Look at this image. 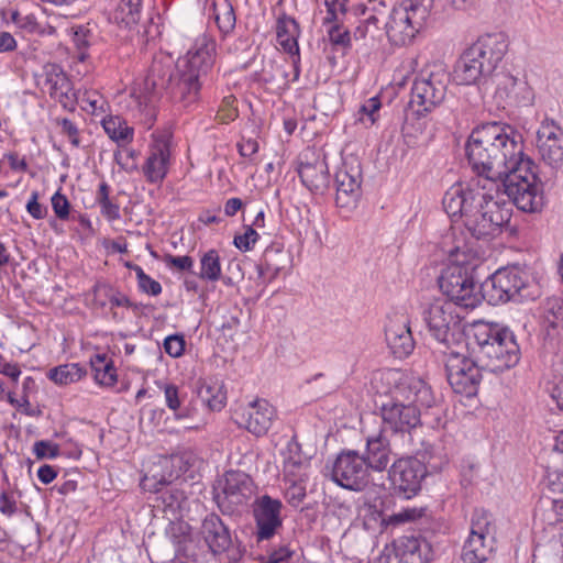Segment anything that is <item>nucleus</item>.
<instances>
[{"mask_svg": "<svg viewBox=\"0 0 563 563\" xmlns=\"http://www.w3.org/2000/svg\"><path fill=\"white\" fill-rule=\"evenodd\" d=\"M260 234L252 225H245V231L241 235L234 236V245L242 252H246L253 249L257 242Z\"/></svg>", "mask_w": 563, "mask_h": 563, "instance_id": "nucleus-53", "label": "nucleus"}, {"mask_svg": "<svg viewBox=\"0 0 563 563\" xmlns=\"http://www.w3.org/2000/svg\"><path fill=\"white\" fill-rule=\"evenodd\" d=\"M196 391L198 398L211 411H221L227 405L224 383L214 376L198 378Z\"/></svg>", "mask_w": 563, "mask_h": 563, "instance_id": "nucleus-33", "label": "nucleus"}, {"mask_svg": "<svg viewBox=\"0 0 563 563\" xmlns=\"http://www.w3.org/2000/svg\"><path fill=\"white\" fill-rule=\"evenodd\" d=\"M495 544L490 515L483 509L475 510L472 517L470 536L462 549V561L464 563L489 562L495 556Z\"/></svg>", "mask_w": 563, "mask_h": 563, "instance_id": "nucleus-14", "label": "nucleus"}, {"mask_svg": "<svg viewBox=\"0 0 563 563\" xmlns=\"http://www.w3.org/2000/svg\"><path fill=\"white\" fill-rule=\"evenodd\" d=\"M508 37L503 32L484 34L465 48L456 59L452 77L459 85L477 86L481 91L490 90L492 75L508 52Z\"/></svg>", "mask_w": 563, "mask_h": 563, "instance_id": "nucleus-5", "label": "nucleus"}, {"mask_svg": "<svg viewBox=\"0 0 563 563\" xmlns=\"http://www.w3.org/2000/svg\"><path fill=\"white\" fill-rule=\"evenodd\" d=\"M542 325L548 335L551 331L563 324V299L560 297L547 298L542 306Z\"/></svg>", "mask_w": 563, "mask_h": 563, "instance_id": "nucleus-38", "label": "nucleus"}, {"mask_svg": "<svg viewBox=\"0 0 563 563\" xmlns=\"http://www.w3.org/2000/svg\"><path fill=\"white\" fill-rule=\"evenodd\" d=\"M273 73L263 69V80L266 84L276 85L278 88L287 86L288 71L283 65L271 63Z\"/></svg>", "mask_w": 563, "mask_h": 563, "instance_id": "nucleus-51", "label": "nucleus"}, {"mask_svg": "<svg viewBox=\"0 0 563 563\" xmlns=\"http://www.w3.org/2000/svg\"><path fill=\"white\" fill-rule=\"evenodd\" d=\"M209 553L205 542L201 538L196 537L194 533L178 548L176 558H185L192 562H199L205 555Z\"/></svg>", "mask_w": 563, "mask_h": 563, "instance_id": "nucleus-43", "label": "nucleus"}, {"mask_svg": "<svg viewBox=\"0 0 563 563\" xmlns=\"http://www.w3.org/2000/svg\"><path fill=\"white\" fill-rule=\"evenodd\" d=\"M492 89H494V98L498 104L520 106L528 104L531 100V92L527 84L519 81L510 73L504 71L501 67L492 75Z\"/></svg>", "mask_w": 563, "mask_h": 563, "instance_id": "nucleus-21", "label": "nucleus"}, {"mask_svg": "<svg viewBox=\"0 0 563 563\" xmlns=\"http://www.w3.org/2000/svg\"><path fill=\"white\" fill-rule=\"evenodd\" d=\"M141 7L142 4L131 2V0H119L117 7L110 13L109 20L119 26L131 29L140 21Z\"/></svg>", "mask_w": 563, "mask_h": 563, "instance_id": "nucleus-37", "label": "nucleus"}, {"mask_svg": "<svg viewBox=\"0 0 563 563\" xmlns=\"http://www.w3.org/2000/svg\"><path fill=\"white\" fill-rule=\"evenodd\" d=\"M382 418L380 430L394 434L410 433L421 424V411L407 401L396 385L379 401H376Z\"/></svg>", "mask_w": 563, "mask_h": 563, "instance_id": "nucleus-11", "label": "nucleus"}, {"mask_svg": "<svg viewBox=\"0 0 563 563\" xmlns=\"http://www.w3.org/2000/svg\"><path fill=\"white\" fill-rule=\"evenodd\" d=\"M198 536L214 556L229 553L235 547L230 527L214 512L207 515L201 521Z\"/></svg>", "mask_w": 563, "mask_h": 563, "instance_id": "nucleus-20", "label": "nucleus"}, {"mask_svg": "<svg viewBox=\"0 0 563 563\" xmlns=\"http://www.w3.org/2000/svg\"><path fill=\"white\" fill-rule=\"evenodd\" d=\"M328 35L333 46L345 49L351 45V34L349 30L339 24L332 25L328 31Z\"/></svg>", "mask_w": 563, "mask_h": 563, "instance_id": "nucleus-54", "label": "nucleus"}, {"mask_svg": "<svg viewBox=\"0 0 563 563\" xmlns=\"http://www.w3.org/2000/svg\"><path fill=\"white\" fill-rule=\"evenodd\" d=\"M448 75L440 73H421L416 77L411 87L409 107L417 103L419 109L412 114L422 115L439 106L445 98Z\"/></svg>", "mask_w": 563, "mask_h": 563, "instance_id": "nucleus-17", "label": "nucleus"}, {"mask_svg": "<svg viewBox=\"0 0 563 563\" xmlns=\"http://www.w3.org/2000/svg\"><path fill=\"white\" fill-rule=\"evenodd\" d=\"M331 478L344 489L362 492L371 483V470L357 450L344 449L332 464Z\"/></svg>", "mask_w": 563, "mask_h": 563, "instance_id": "nucleus-15", "label": "nucleus"}, {"mask_svg": "<svg viewBox=\"0 0 563 563\" xmlns=\"http://www.w3.org/2000/svg\"><path fill=\"white\" fill-rule=\"evenodd\" d=\"M110 186L102 181L99 185L96 201L98 202L101 214L109 221H114L120 219V206L113 202L110 197Z\"/></svg>", "mask_w": 563, "mask_h": 563, "instance_id": "nucleus-44", "label": "nucleus"}, {"mask_svg": "<svg viewBox=\"0 0 563 563\" xmlns=\"http://www.w3.org/2000/svg\"><path fill=\"white\" fill-rule=\"evenodd\" d=\"M467 345L484 371L503 373L520 361V347L515 333L499 323L474 322L467 334Z\"/></svg>", "mask_w": 563, "mask_h": 563, "instance_id": "nucleus-6", "label": "nucleus"}, {"mask_svg": "<svg viewBox=\"0 0 563 563\" xmlns=\"http://www.w3.org/2000/svg\"><path fill=\"white\" fill-rule=\"evenodd\" d=\"M541 159L554 170L563 167V130L553 122H543L537 132Z\"/></svg>", "mask_w": 563, "mask_h": 563, "instance_id": "nucleus-23", "label": "nucleus"}, {"mask_svg": "<svg viewBox=\"0 0 563 563\" xmlns=\"http://www.w3.org/2000/svg\"><path fill=\"white\" fill-rule=\"evenodd\" d=\"M297 172L302 185L312 194L323 195L330 186V174L324 158L300 162Z\"/></svg>", "mask_w": 563, "mask_h": 563, "instance_id": "nucleus-31", "label": "nucleus"}, {"mask_svg": "<svg viewBox=\"0 0 563 563\" xmlns=\"http://www.w3.org/2000/svg\"><path fill=\"white\" fill-rule=\"evenodd\" d=\"M33 453L37 460L55 459L59 455V445L48 440H40L34 443Z\"/></svg>", "mask_w": 563, "mask_h": 563, "instance_id": "nucleus-55", "label": "nucleus"}, {"mask_svg": "<svg viewBox=\"0 0 563 563\" xmlns=\"http://www.w3.org/2000/svg\"><path fill=\"white\" fill-rule=\"evenodd\" d=\"M432 448L416 456H401L388 468V478L395 494L405 499L417 496L422 481L431 471L441 470V463H433Z\"/></svg>", "mask_w": 563, "mask_h": 563, "instance_id": "nucleus-10", "label": "nucleus"}, {"mask_svg": "<svg viewBox=\"0 0 563 563\" xmlns=\"http://www.w3.org/2000/svg\"><path fill=\"white\" fill-rule=\"evenodd\" d=\"M115 287L104 282H97L92 289V306L97 309H106Z\"/></svg>", "mask_w": 563, "mask_h": 563, "instance_id": "nucleus-49", "label": "nucleus"}, {"mask_svg": "<svg viewBox=\"0 0 563 563\" xmlns=\"http://www.w3.org/2000/svg\"><path fill=\"white\" fill-rule=\"evenodd\" d=\"M421 316L430 335L446 349L459 342L463 334L462 318L454 305L442 298L422 303Z\"/></svg>", "mask_w": 563, "mask_h": 563, "instance_id": "nucleus-12", "label": "nucleus"}, {"mask_svg": "<svg viewBox=\"0 0 563 563\" xmlns=\"http://www.w3.org/2000/svg\"><path fill=\"white\" fill-rule=\"evenodd\" d=\"M73 42L77 49V58L84 63L88 57V48L90 47L93 33L85 25L74 26L73 29Z\"/></svg>", "mask_w": 563, "mask_h": 563, "instance_id": "nucleus-46", "label": "nucleus"}, {"mask_svg": "<svg viewBox=\"0 0 563 563\" xmlns=\"http://www.w3.org/2000/svg\"><path fill=\"white\" fill-rule=\"evenodd\" d=\"M101 124L107 135L119 146H124L133 141L134 130L121 117H106Z\"/></svg>", "mask_w": 563, "mask_h": 563, "instance_id": "nucleus-36", "label": "nucleus"}, {"mask_svg": "<svg viewBox=\"0 0 563 563\" xmlns=\"http://www.w3.org/2000/svg\"><path fill=\"white\" fill-rule=\"evenodd\" d=\"M53 211L59 220H68L70 203L65 195L57 190L51 198Z\"/></svg>", "mask_w": 563, "mask_h": 563, "instance_id": "nucleus-56", "label": "nucleus"}, {"mask_svg": "<svg viewBox=\"0 0 563 563\" xmlns=\"http://www.w3.org/2000/svg\"><path fill=\"white\" fill-rule=\"evenodd\" d=\"M434 10V0H402L394 7L385 24L388 41L394 46L412 43L427 25Z\"/></svg>", "mask_w": 563, "mask_h": 563, "instance_id": "nucleus-9", "label": "nucleus"}, {"mask_svg": "<svg viewBox=\"0 0 563 563\" xmlns=\"http://www.w3.org/2000/svg\"><path fill=\"white\" fill-rule=\"evenodd\" d=\"M484 368L478 360H472L459 352L451 351L445 361L446 378L455 394L467 398L477 394Z\"/></svg>", "mask_w": 563, "mask_h": 563, "instance_id": "nucleus-16", "label": "nucleus"}, {"mask_svg": "<svg viewBox=\"0 0 563 563\" xmlns=\"http://www.w3.org/2000/svg\"><path fill=\"white\" fill-rule=\"evenodd\" d=\"M395 384L404 391L407 401L411 402V406L420 410L421 408L433 409V427L440 426L442 409L437 405L433 391L426 382L419 378L400 377L399 379H395Z\"/></svg>", "mask_w": 563, "mask_h": 563, "instance_id": "nucleus-25", "label": "nucleus"}, {"mask_svg": "<svg viewBox=\"0 0 563 563\" xmlns=\"http://www.w3.org/2000/svg\"><path fill=\"white\" fill-rule=\"evenodd\" d=\"M289 254L280 243H272L263 253L261 262L256 265L260 284L268 285L277 278L289 262Z\"/></svg>", "mask_w": 563, "mask_h": 563, "instance_id": "nucleus-30", "label": "nucleus"}, {"mask_svg": "<svg viewBox=\"0 0 563 563\" xmlns=\"http://www.w3.org/2000/svg\"><path fill=\"white\" fill-rule=\"evenodd\" d=\"M327 7V16L324 23H332L338 20L339 13L346 12L347 0H324Z\"/></svg>", "mask_w": 563, "mask_h": 563, "instance_id": "nucleus-61", "label": "nucleus"}, {"mask_svg": "<svg viewBox=\"0 0 563 563\" xmlns=\"http://www.w3.org/2000/svg\"><path fill=\"white\" fill-rule=\"evenodd\" d=\"M165 534L173 543L175 551L192 534L191 526L185 520H170Z\"/></svg>", "mask_w": 563, "mask_h": 563, "instance_id": "nucleus-45", "label": "nucleus"}, {"mask_svg": "<svg viewBox=\"0 0 563 563\" xmlns=\"http://www.w3.org/2000/svg\"><path fill=\"white\" fill-rule=\"evenodd\" d=\"M275 409L265 399H255L239 415L238 423L256 437L267 433L272 426Z\"/></svg>", "mask_w": 563, "mask_h": 563, "instance_id": "nucleus-27", "label": "nucleus"}, {"mask_svg": "<svg viewBox=\"0 0 563 563\" xmlns=\"http://www.w3.org/2000/svg\"><path fill=\"white\" fill-rule=\"evenodd\" d=\"M235 103L236 98L233 95L223 97L216 114V120L221 124L234 121L239 115Z\"/></svg>", "mask_w": 563, "mask_h": 563, "instance_id": "nucleus-48", "label": "nucleus"}, {"mask_svg": "<svg viewBox=\"0 0 563 563\" xmlns=\"http://www.w3.org/2000/svg\"><path fill=\"white\" fill-rule=\"evenodd\" d=\"M170 158L169 140L166 135H154L150 146V153L143 165V174L151 184L164 180L168 172Z\"/></svg>", "mask_w": 563, "mask_h": 563, "instance_id": "nucleus-26", "label": "nucleus"}, {"mask_svg": "<svg viewBox=\"0 0 563 563\" xmlns=\"http://www.w3.org/2000/svg\"><path fill=\"white\" fill-rule=\"evenodd\" d=\"M198 276L208 282H218L221 278V262L217 250L211 249L202 254Z\"/></svg>", "mask_w": 563, "mask_h": 563, "instance_id": "nucleus-42", "label": "nucleus"}, {"mask_svg": "<svg viewBox=\"0 0 563 563\" xmlns=\"http://www.w3.org/2000/svg\"><path fill=\"white\" fill-rule=\"evenodd\" d=\"M164 262L168 267L176 268L179 272H192L194 260L189 255L175 256L166 254L164 256Z\"/></svg>", "mask_w": 563, "mask_h": 563, "instance_id": "nucleus-59", "label": "nucleus"}, {"mask_svg": "<svg viewBox=\"0 0 563 563\" xmlns=\"http://www.w3.org/2000/svg\"><path fill=\"white\" fill-rule=\"evenodd\" d=\"M442 206L453 222L462 220L463 225L476 240L493 239L501 233L510 220L507 209L499 206L492 196L478 187L454 184L444 194Z\"/></svg>", "mask_w": 563, "mask_h": 563, "instance_id": "nucleus-3", "label": "nucleus"}, {"mask_svg": "<svg viewBox=\"0 0 563 563\" xmlns=\"http://www.w3.org/2000/svg\"><path fill=\"white\" fill-rule=\"evenodd\" d=\"M449 264L441 271L438 285L452 305L475 308L483 300L478 269L483 266L477 252L466 244L449 250Z\"/></svg>", "mask_w": 563, "mask_h": 563, "instance_id": "nucleus-4", "label": "nucleus"}, {"mask_svg": "<svg viewBox=\"0 0 563 563\" xmlns=\"http://www.w3.org/2000/svg\"><path fill=\"white\" fill-rule=\"evenodd\" d=\"M186 471L187 467L184 465L181 456L163 457L158 466L142 477L140 485L142 489L157 495L155 498L157 508H162L165 514L176 515L186 500V496L174 485V482Z\"/></svg>", "mask_w": 563, "mask_h": 563, "instance_id": "nucleus-8", "label": "nucleus"}, {"mask_svg": "<svg viewBox=\"0 0 563 563\" xmlns=\"http://www.w3.org/2000/svg\"><path fill=\"white\" fill-rule=\"evenodd\" d=\"M156 385L164 391L165 404L169 410L174 411L175 418L183 419L188 417V412L186 410L180 411L187 394L174 383L156 382Z\"/></svg>", "mask_w": 563, "mask_h": 563, "instance_id": "nucleus-41", "label": "nucleus"}, {"mask_svg": "<svg viewBox=\"0 0 563 563\" xmlns=\"http://www.w3.org/2000/svg\"><path fill=\"white\" fill-rule=\"evenodd\" d=\"M283 503L264 494L252 504V515L255 521L257 542L271 540L283 528Z\"/></svg>", "mask_w": 563, "mask_h": 563, "instance_id": "nucleus-18", "label": "nucleus"}, {"mask_svg": "<svg viewBox=\"0 0 563 563\" xmlns=\"http://www.w3.org/2000/svg\"><path fill=\"white\" fill-rule=\"evenodd\" d=\"M306 496V486L300 481H297V478H294L285 492L287 503L291 507L298 508L303 503Z\"/></svg>", "mask_w": 563, "mask_h": 563, "instance_id": "nucleus-52", "label": "nucleus"}, {"mask_svg": "<svg viewBox=\"0 0 563 563\" xmlns=\"http://www.w3.org/2000/svg\"><path fill=\"white\" fill-rule=\"evenodd\" d=\"M216 47L214 40L202 34L176 64L168 55L154 56L144 79V90L134 98L133 117L150 130L156 121L157 102L164 93L180 109L197 104L202 88L211 81Z\"/></svg>", "mask_w": 563, "mask_h": 563, "instance_id": "nucleus-2", "label": "nucleus"}, {"mask_svg": "<svg viewBox=\"0 0 563 563\" xmlns=\"http://www.w3.org/2000/svg\"><path fill=\"white\" fill-rule=\"evenodd\" d=\"M385 338L397 358L409 356L416 345L408 321H390L385 329Z\"/></svg>", "mask_w": 563, "mask_h": 563, "instance_id": "nucleus-32", "label": "nucleus"}, {"mask_svg": "<svg viewBox=\"0 0 563 563\" xmlns=\"http://www.w3.org/2000/svg\"><path fill=\"white\" fill-rule=\"evenodd\" d=\"M43 69L45 82L49 86L51 98L59 102L65 110L75 111L78 103L77 91L63 68L57 64L48 63Z\"/></svg>", "mask_w": 563, "mask_h": 563, "instance_id": "nucleus-24", "label": "nucleus"}, {"mask_svg": "<svg viewBox=\"0 0 563 563\" xmlns=\"http://www.w3.org/2000/svg\"><path fill=\"white\" fill-rule=\"evenodd\" d=\"M254 493L252 477L243 471L230 470L223 475L221 490L216 492L213 500L223 515H240Z\"/></svg>", "mask_w": 563, "mask_h": 563, "instance_id": "nucleus-13", "label": "nucleus"}, {"mask_svg": "<svg viewBox=\"0 0 563 563\" xmlns=\"http://www.w3.org/2000/svg\"><path fill=\"white\" fill-rule=\"evenodd\" d=\"M90 367L96 383L100 386L112 387L118 382L117 368L113 360L106 353L95 354L90 357Z\"/></svg>", "mask_w": 563, "mask_h": 563, "instance_id": "nucleus-35", "label": "nucleus"}, {"mask_svg": "<svg viewBox=\"0 0 563 563\" xmlns=\"http://www.w3.org/2000/svg\"><path fill=\"white\" fill-rule=\"evenodd\" d=\"M212 9L214 14V21L220 33L223 36H227L234 30L236 23V16L231 1L213 0Z\"/></svg>", "mask_w": 563, "mask_h": 563, "instance_id": "nucleus-39", "label": "nucleus"}, {"mask_svg": "<svg viewBox=\"0 0 563 563\" xmlns=\"http://www.w3.org/2000/svg\"><path fill=\"white\" fill-rule=\"evenodd\" d=\"M0 512L7 517H12L18 512L16 500L9 492H2L0 495Z\"/></svg>", "mask_w": 563, "mask_h": 563, "instance_id": "nucleus-63", "label": "nucleus"}, {"mask_svg": "<svg viewBox=\"0 0 563 563\" xmlns=\"http://www.w3.org/2000/svg\"><path fill=\"white\" fill-rule=\"evenodd\" d=\"M306 467V462L299 454H291V449H289V455L284 461V473L285 476H292L294 478H300V471Z\"/></svg>", "mask_w": 563, "mask_h": 563, "instance_id": "nucleus-57", "label": "nucleus"}, {"mask_svg": "<svg viewBox=\"0 0 563 563\" xmlns=\"http://www.w3.org/2000/svg\"><path fill=\"white\" fill-rule=\"evenodd\" d=\"M382 107L380 99L378 97L369 98L360 109V113L366 114L371 124H374L377 120L376 113Z\"/></svg>", "mask_w": 563, "mask_h": 563, "instance_id": "nucleus-64", "label": "nucleus"}, {"mask_svg": "<svg viewBox=\"0 0 563 563\" xmlns=\"http://www.w3.org/2000/svg\"><path fill=\"white\" fill-rule=\"evenodd\" d=\"M294 554L295 551L289 548V544H274L266 551V555L262 558V563H289Z\"/></svg>", "mask_w": 563, "mask_h": 563, "instance_id": "nucleus-47", "label": "nucleus"}, {"mask_svg": "<svg viewBox=\"0 0 563 563\" xmlns=\"http://www.w3.org/2000/svg\"><path fill=\"white\" fill-rule=\"evenodd\" d=\"M545 485L551 492L563 494V471L548 470Z\"/></svg>", "mask_w": 563, "mask_h": 563, "instance_id": "nucleus-62", "label": "nucleus"}, {"mask_svg": "<svg viewBox=\"0 0 563 563\" xmlns=\"http://www.w3.org/2000/svg\"><path fill=\"white\" fill-rule=\"evenodd\" d=\"M522 134L512 125L490 121L475 126L465 144L472 169L479 176L500 181L504 192L521 211L541 212L545 206L538 166L523 153Z\"/></svg>", "mask_w": 563, "mask_h": 563, "instance_id": "nucleus-1", "label": "nucleus"}, {"mask_svg": "<svg viewBox=\"0 0 563 563\" xmlns=\"http://www.w3.org/2000/svg\"><path fill=\"white\" fill-rule=\"evenodd\" d=\"M335 203L339 208L353 209L361 198L362 170L361 166L343 164L334 176Z\"/></svg>", "mask_w": 563, "mask_h": 563, "instance_id": "nucleus-22", "label": "nucleus"}, {"mask_svg": "<svg viewBox=\"0 0 563 563\" xmlns=\"http://www.w3.org/2000/svg\"><path fill=\"white\" fill-rule=\"evenodd\" d=\"M300 34V29L298 22L287 15L286 13H282L277 18L276 23V35L277 41L285 52L290 55H299V46H298V37Z\"/></svg>", "mask_w": 563, "mask_h": 563, "instance_id": "nucleus-34", "label": "nucleus"}, {"mask_svg": "<svg viewBox=\"0 0 563 563\" xmlns=\"http://www.w3.org/2000/svg\"><path fill=\"white\" fill-rule=\"evenodd\" d=\"M185 346L186 340L181 333L167 335L163 342V349L165 353L173 358L180 357L185 352Z\"/></svg>", "mask_w": 563, "mask_h": 563, "instance_id": "nucleus-50", "label": "nucleus"}, {"mask_svg": "<svg viewBox=\"0 0 563 563\" xmlns=\"http://www.w3.org/2000/svg\"><path fill=\"white\" fill-rule=\"evenodd\" d=\"M40 194L38 191L34 190L31 192V196L26 202V211L30 213V216L35 220H42L46 218L48 213V209L46 206L38 202Z\"/></svg>", "mask_w": 563, "mask_h": 563, "instance_id": "nucleus-58", "label": "nucleus"}, {"mask_svg": "<svg viewBox=\"0 0 563 563\" xmlns=\"http://www.w3.org/2000/svg\"><path fill=\"white\" fill-rule=\"evenodd\" d=\"M57 124L62 129V133L66 135L74 147L80 146L79 130L77 125L69 119H57Z\"/></svg>", "mask_w": 563, "mask_h": 563, "instance_id": "nucleus-60", "label": "nucleus"}, {"mask_svg": "<svg viewBox=\"0 0 563 563\" xmlns=\"http://www.w3.org/2000/svg\"><path fill=\"white\" fill-rule=\"evenodd\" d=\"M87 371L78 363L58 365L48 371L47 377L57 385H69L80 380Z\"/></svg>", "mask_w": 563, "mask_h": 563, "instance_id": "nucleus-40", "label": "nucleus"}, {"mask_svg": "<svg viewBox=\"0 0 563 563\" xmlns=\"http://www.w3.org/2000/svg\"><path fill=\"white\" fill-rule=\"evenodd\" d=\"M368 468L382 473L388 468L391 461L393 449L386 432H378L365 437V450L361 453Z\"/></svg>", "mask_w": 563, "mask_h": 563, "instance_id": "nucleus-28", "label": "nucleus"}, {"mask_svg": "<svg viewBox=\"0 0 563 563\" xmlns=\"http://www.w3.org/2000/svg\"><path fill=\"white\" fill-rule=\"evenodd\" d=\"M399 563H429L433 559L431 543L421 534H404L395 541Z\"/></svg>", "mask_w": 563, "mask_h": 563, "instance_id": "nucleus-29", "label": "nucleus"}, {"mask_svg": "<svg viewBox=\"0 0 563 563\" xmlns=\"http://www.w3.org/2000/svg\"><path fill=\"white\" fill-rule=\"evenodd\" d=\"M385 501L380 500L369 505L364 516V526L366 529L378 530L380 533L389 528L398 527L405 522L415 521L426 515L427 507H408L398 512L388 515L384 508Z\"/></svg>", "mask_w": 563, "mask_h": 563, "instance_id": "nucleus-19", "label": "nucleus"}, {"mask_svg": "<svg viewBox=\"0 0 563 563\" xmlns=\"http://www.w3.org/2000/svg\"><path fill=\"white\" fill-rule=\"evenodd\" d=\"M482 289L483 299L492 306L533 301L541 296L539 283L517 265L497 269L482 284Z\"/></svg>", "mask_w": 563, "mask_h": 563, "instance_id": "nucleus-7", "label": "nucleus"}]
</instances>
